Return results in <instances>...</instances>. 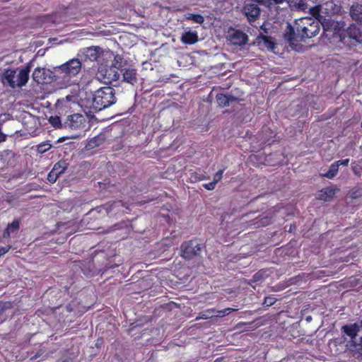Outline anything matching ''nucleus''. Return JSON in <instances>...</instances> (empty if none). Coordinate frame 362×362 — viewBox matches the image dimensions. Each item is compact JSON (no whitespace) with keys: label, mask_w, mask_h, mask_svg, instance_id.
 <instances>
[{"label":"nucleus","mask_w":362,"mask_h":362,"mask_svg":"<svg viewBox=\"0 0 362 362\" xmlns=\"http://www.w3.org/2000/svg\"><path fill=\"white\" fill-rule=\"evenodd\" d=\"M30 66L27 65L23 69H7L1 75V80L4 85L11 88H22L25 86L29 79Z\"/></svg>","instance_id":"1"},{"label":"nucleus","mask_w":362,"mask_h":362,"mask_svg":"<svg viewBox=\"0 0 362 362\" xmlns=\"http://www.w3.org/2000/svg\"><path fill=\"white\" fill-rule=\"evenodd\" d=\"M116 101L115 90L110 86L100 88L93 94V108L96 111L108 107Z\"/></svg>","instance_id":"2"},{"label":"nucleus","mask_w":362,"mask_h":362,"mask_svg":"<svg viewBox=\"0 0 362 362\" xmlns=\"http://www.w3.org/2000/svg\"><path fill=\"white\" fill-rule=\"evenodd\" d=\"M81 66V62L74 58L60 66H54V74L57 75L59 81L68 82L71 78L79 74Z\"/></svg>","instance_id":"3"},{"label":"nucleus","mask_w":362,"mask_h":362,"mask_svg":"<svg viewBox=\"0 0 362 362\" xmlns=\"http://www.w3.org/2000/svg\"><path fill=\"white\" fill-rule=\"evenodd\" d=\"M340 11V6H337L333 1H327L322 6H316L310 8V13L315 18L323 17H332Z\"/></svg>","instance_id":"4"},{"label":"nucleus","mask_w":362,"mask_h":362,"mask_svg":"<svg viewBox=\"0 0 362 362\" xmlns=\"http://www.w3.org/2000/svg\"><path fill=\"white\" fill-rule=\"evenodd\" d=\"M32 76L37 83L49 84L54 81H59L57 75L54 74V67L52 69L37 67L35 69Z\"/></svg>","instance_id":"5"},{"label":"nucleus","mask_w":362,"mask_h":362,"mask_svg":"<svg viewBox=\"0 0 362 362\" xmlns=\"http://www.w3.org/2000/svg\"><path fill=\"white\" fill-rule=\"evenodd\" d=\"M202 249V245L195 241L184 242L180 247L181 256L185 259H192L200 255Z\"/></svg>","instance_id":"6"},{"label":"nucleus","mask_w":362,"mask_h":362,"mask_svg":"<svg viewBox=\"0 0 362 362\" xmlns=\"http://www.w3.org/2000/svg\"><path fill=\"white\" fill-rule=\"evenodd\" d=\"M86 117L81 114L68 115L63 124L65 129H79L85 127Z\"/></svg>","instance_id":"7"},{"label":"nucleus","mask_w":362,"mask_h":362,"mask_svg":"<svg viewBox=\"0 0 362 362\" xmlns=\"http://www.w3.org/2000/svg\"><path fill=\"white\" fill-rule=\"evenodd\" d=\"M98 78L103 80L105 83L117 82L120 79V71L112 67L101 69L98 74Z\"/></svg>","instance_id":"8"},{"label":"nucleus","mask_w":362,"mask_h":362,"mask_svg":"<svg viewBox=\"0 0 362 362\" xmlns=\"http://www.w3.org/2000/svg\"><path fill=\"white\" fill-rule=\"evenodd\" d=\"M227 39L235 45L242 46L248 41V36L246 33L240 30L231 29L228 33Z\"/></svg>","instance_id":"9"},{"label":"nucleus","mask_w":362,"mask_h":362,"mask_svg":"<svg viewBox=\"0 0 362 362\" xmlns=\"http://www.w3.org/2000/svg\"><path fill=\"white\" fill-rule=\"evenodd\" d=\"M122 76L121 82L127 83L132 86L139 82L137 70L132 66L125 67L120 70V76Z\"/></svg>","instance_id":"10"},{"label":"nucleus","mask_w":362,"mask_h":362,"mask_svg":"<svg viewBox=\"0 0 362 362\" xmlns=\"http://www.w3.org/2000/svg\"><path fill=\"white\" fill-rule=\"evenodd\" d=\"M300 39L311 38L318 34L320 27L317 20L313 21L308 25L300 27Z\"/></svg>","instance_id":"11"},{"label":"nucleus","mask_w":362,"mask_h":362,"mask_svg":"<svg viewBox=\"0 0 362 362\" xmlns=\"http://www.w3.org/2000/svg\"><path fill=\"white\" fill-rule=\"evenodd\" d=\"M243 13L250 21H255L260 15L259 6L254 3L245 4L243 6Z\"/></svg>","instance_id":"12"},{"label":"nucleus","mask_w":362,"mask_h":362,"mask_svg":"<svg viewBox=\"0 0 362 362\" xmlns=\"http://www.w3.org/2000/svg\"><path fill=\"white\" fill-rule=\"evenodd\" d=\"M349 15L353 21L362 25V4L353 3L349 7Z\"/></svg>","instance_id":"13"},{"label":"nucleus","mask_w":362,"mask_h":362,"mask_svg":"<svg viewBox=\"0 0 362 362\" xmlns=\"http://www.w3.org/2000/svg\"><path fill=\"white\" fill-rule=\"evenodd\" d=\"M346 350L351 352L353 357L358 360H362L361 342L357 343L355 340H350L346 344Z\"/></svg>","instance_id":"14"},{"label":"nucleus","mask_w":362,"mask_h":362,"mask_svg":"<svg viewBox=\"0 0 362 362\" xmlns=\"http://www.w3.org/2000/svg\"><path fill=\"white\" fill-rule=\"evenodd\" d=\"M300 30L299 28H297V33L295 31V29L291 25V24H288L286 30L284 33V39L288 41L291 45H293V42L301 41L303 39H300Z\"/></svg>","instance_id":"15"},{"label":"nucleus","mask_w":362,"mask_h":362,"mask_svg":"<svg viewBox=\"0 0 362 362\" xmlns=\"http://www.w3.org/2000/svg\"><path fill=\"white\" fill-rule=\"evenodd\" d=\"M216 101L219 106L227 107L233 103H236L238 98L230 94L219 93L216 95Z\"/></svg>","instance_id":"16"},{"label":"nucleus","mask_w":362,"mask_h":362,"mask_svg":"<svg viewBox=\"0 0 362 362\" xmlns=\"http://www.w3.org/2000/svg\"><path fill=\"white\" fill-rule=\"evenodd\" d=\"M361 329V327L358 323H354L350 325H346L342 327L341 329L343 332L350 337L351 340H355L358 332Z\"/></svg>","instance_id":"17"},{"label":"nucleus","mask_w":362,"mask_h":362,"mask_svg":"<svg viewBox=\"0 0 362 362\" xmlns=\"http://www.w3.org/2000/svg\"><path fill=\"white\" fill-rule=\"evenodd\" d=\"M348 36L354 40L356 42H362V32L356 25V24H351L346 30Z\"/></svg>","instance_id":"18"},{"label":"nucleus","mask_w":362,"mask_h":362,"mask_svg":"<svg viewBox=\"0 0 362 362\" xmlns=\"http://www.w3.org/2000/svg\"><path fill=\"white\" fill-rule=\"evenodd\" d=\"M198 35L195 31H187L182 33L180 41L185 45H194L198 41Z\"/></svg>","instance_id":"19"},{"label":"nucleus","mask_w":362,"mask_h":362,"mask_svg":"<svg viewBox=\"0 0 362 362\" xmlns=\"http://www.w3.org/2000/svg\"><path fill=\"white\" fill-rule=\"evenodd\" d=\"M335 192L336 189L332 187L324 188L317 193V198L320 200L329 202L334 197Z\"/></svg>","instance_id":"20"},{"label":"nucleus","mask_w":362,"mask_h":362,"mask_svg":"<svg viewBox=\"0 0 362 362\" xmlns=\"http://www.w3.org/2000/svg\"><path fill=\"white\" fill-rule=\"evenodd\" d=\"M102 52V49L99 47H90L84 50V54L86 58L90 61H96Z\"/></svg>","instance_id":"21"},{"label":"nucleus","mask_w":362,"mask_h":362,"mask_svg":"<svg viewBox=\"0 0 362 362\" xmlns=\"http://www.w3.org/2000/svg\"><path fill=\"white\" fill-rule=\"evenodd\" d=\"M315 20H317L319 22V24H320L322 26V28L324 31H333L334 28V20L332 19V17H323L321 16L320 18H315Z\"/></svg>","instance_id":"22"},{"label":"nucleus","mask_w":362,"mask_h":362,"mask_svg":"<svg viewBox=\"0 0 362 362\" xmlns=\"http://www.w3.org/2000/svg\"><path fill=\"white\" fill-rule=\"evenodd\" d=\"M257 42L259 45H262L264 47H266L269 49L273 50L275 47V44L273 42L271 37L265 36L264 35H260L257 38Z\"/></svg>","instance_id":"23"},{"label":"nucleus","mask_w":362,"mask_h":362,"mask_svg":"<svg viewBox=\"0 0 362 362\" xmlns=\"http://www.w3.org/2000/svg\"><path fill=\"white\" fill-rule=\"evenodd\" d=\"M105 141V136L103 134H99L90 139L86 144L88 149H92L103 144Z\"/></svg>","instance_id":"24"},{"label":"nucleus","mask_w":362,"mask_h":362,"mask_svg":"<svg viewBox=\"0 0 362 362\" xmlns=\"http://www.w3.org/2000/svg\"><path fill=\"white\" fill-rule=\"evenodd\" d=\"M285 1H286L289 6L293 8L303 11L307 8L305 0H285L284 2Z\"/></svg>","instance_id":"25"},{"label":"nucleus","mask_w":362,"mask_h":362,"mask_svg":"<svg viewBox=\"0 0 362 362\" xmlns=\"http://www.w3.org/2000/svg\"><path fill=\"white\" fill-rule=\"evenodd\" d=\"M338 170L339 164L338 163L334 162L330 165L329 170L326 173L323 174V176L329 179H332L337 174Z\"/></svg>","instance_id":"26"},{"label":"nucleus","mask_w":362,"mask_h":362,"mask_svg":"<svg viewBox=\"0 0 362 362\" xmlns=\"http://www.w3.org/2000/svg\"><path fill=\"white\" fill-rule=\"evenodd\" d=\"M67 167L68 164L65 160H60L54 165L52 170L60 175L64 173Z\"/></svg>","instance_id":"27"},{"label":"nucleus","mask_w":362,"mask_h":362,"mask_svg":"<svg viewBox=\"0 0 362 362\" xmlns=\"http://www.w3.org/2000/svg\"><path fill=\"white\" fill-rule=\"evenodd\" d=\"M123 63H124L123 58L121 56L117 54V55L115 56L110 67L116 69L120 71L121 69H124V68H122Z\"/></svg>","instance_id":"28"},{"label":"nucleus","mask_w":362,"mask_h":362,"mask_svg":"<svg viewBox=\"0 0 362 362\" xmlns=\"http://www.w3.org/2000/svg\"><path fill=\"white\" fill-rule=\"evenodd\" d=\"M185 16V19L192 21L199 24H202L204 22V16L200 14L187 13Z\"/></svg>","instance_id":"29"},{"label":"nucleus","mask_w":362,"mask_h":362,"mask_svg":"<svg viewBox=\"0 0 362 362\" xmlns=\"http://www.w3.org/2000/svg\"><path fill=\"white\" fill-rule=\"evenodd\" d=\"M216 310L215 309H209L206 310H204L199 313V316L197 317L196 319H209L212 317L215 316Z\"/></svg>","instance_id":"30"},{"label":"nucleus","mask_w":362,"mask_h":362,"mask_svg":"<svg viewBox=\"0 0 362 362\" xmlns=\"http://www.w3.org/2000/svg\"><path fill=\"white\" fill-rule=\"evenodd\" d=\"M19 221L18 220H14L11 223L8 224L6 233L8 235H9L10 233H13L15 230H17L19 228Z\"/></svg>","instance_id":"31"},{"label":"nucleus","mask_w":362,"mask_h":362,"mask_svg":"<svg viewBox=\"0 0 362 362\" xmlns=\"http://www.w3.org/2000/svg\"><path fill=\"white\" fill-rule=\"evenodd\" d=\"M10 304L8 303L0 302V323L3 322L6 317L4 316V313L8 309Z\"/></svg>","instance_id":"32"},{"label":"nucleus","mask_w":362,"mask_h":362,"mask_svg":"<svg viewBox=\"0 0 362 362\" xmlns=\"http://www.w3.org/2000/svg\"><path fill=\"white\" fill-rule=\"evenodd\" d=\"M272 222V216L269 215L264 216L260 218L257 222L259 226H265L269 225Z\"/></svg>","instance_id":"33"},{"label":"nucleus","mask_w":362,"mask_h":362,"mask_svg":"<svg viewBox=\"0 0 362 362\" xmlns=\"http://www.w3.org/2000/svg\"><path fill=\"white\" fill-rule=\"evenodd\" d=\"M51 146H52L49 144L42 143L37 146V151L40 153H45L46 151H47L48 150H49Z\"/></svg>","instance_id":"34"},{"label":"nucleus","mask_w":362,"mask_h":362,"mask_svg":"<svg viewBox=\"0 0 362 362\" xmlns=\"http://www.w3.org/2000/svg\"><path fill=\"white\" fill-rule=\"evenodd\" d=\"M51 124L54 127H63V124L61 123L60 118L57 116L51 117L49 119Z\"/></svg>","instance_id":"35"},{"label":"nucleus","mask_w":362,"mask_h":362,"mask_svg":"<svg viewBox=\"0 0 362 362\" xmlns=\"http://www.w3.org/2000/svg\"><path fill=\"white\" fill-rule=\"evenodd\" d=\"M236 310L235 309L233 308H226L221 310H216L215 316L216 317H223L225 315H228L231 311Z\"/></svg>","instance_id":"36"},{"label":"nucleus","mask_w":362,"mask_h":362,"mask_svg":"<svg viewBox=\"0 0 362 362\" xmlns=\"http://www.w3.org/2000/svg\"><path fill=\"white\" fill-rule=\"evenodd\" d=\"M334 28L333 31L337 33V32H339L341 30L344 29V28L346 27V23L343 21H334Z\"/></svg>","instance_id":"37"},{"label":"nucleus","mask_w":362,"mask_h":362,"mask_svg":"<svg viewBox=\"0 0 362 362\" xmlns=\"http://www.w3.org/2000/svg\"><path fill=\"white\" fill-rule=\"evenodd\" d=\"M59 176V175L58 173L52 170L47 175V180L51 183H54L57 181Z\"/></svg>","instance_id":"38"},{"label":"nucleus","mask_w":362,"mask_h":362,"mask_svg":"<svg viewBox=\"0 0 362 362\" xmlns=\"http://www.w3.org/2000/svg\"><path fill=\"white\" fill-rule=\"evenodd\" d=\"M276 301V299L273 296H267L264 298L263 304L266 306H271L274 305Z\"/></svg>","instance_id":"39"},{"label":"nucleus","mask_w":362,"mask_h":362,"mask_svg":"<svg viewBox=\"0 0 362 362\" xmlns=\"http://www.w3.org/2000/svg\"><path fill=\"white\" fill-rule=\"evenodd\" d=\"M223 170H218L214 176L213 182L216 185L223 177Z\"/></svg>","instance_id":"40"},{"label":"nucleus","mask_w":362,"mask_h":362,"mask_svg":"<svg viewBox=\"0 0 362 362\" xmlns=\"http://www.w3.org/2000/svg\"><path fill=\"white\" fill-rule=\"evenodd\" d=\"M352 170L356 175L360 176L362 170V166L358 163H356L352 166Z\"/></svg>","instance_id":"41"},{"label":"nucleus","mask_w":362,"mask_h":362,"mask_svg":"<svg viewBox=\"0 0 362 362\" xmlns=\"http://www.w3.org/2000/svg\"><path fill=\"white\" fill-rule=\"evenodd\" d=\"M262 278H263L262 273L261 272H258L253 275L251 281L252 282H258V281H260L262 279Z\"/></svg>","instance_id":"42"},{"label":"nucleus","mask_w":362,"mask_h":362,"mask_svg":"<svg viewBox=\"0 0 362 362\" xmlns=\"http://www.w3.org/2000/svg\"><path fill=\"white\" fill-rule=\"evenodd\" d=\"M203 186L207 190H213L216 187V184L212 181L209 183L203 185Z\"/></svg>","instance_id":"43"},{"label":"nucleus","mask_w":362,"mask_h":362,"mask_svg":"<svg viewBox=\"0 0 362 362\" xmlns=\"http://www.w3.org/2000/svg\"><path fill=\"white\" fill-rule=\"evenodd\" d=\"M336 163H338L339 166L340 165H344V166H347L349 165V159L346 158V159H344V160H337V161H336Z\"/></svg>","instance_id":"44"},{"label":"nucleus","mask_w":362,"mask_h":362,"mask_svg":"<svg viewBox=\"0 0 362 362\" xmlns=\"http://www.w3.org/2000/svg\"><path fill=\"white\" fill-rule=\"evenodd\" d=\"M8 251V249L6 247H0V257L3 255L6 254Z\"/></svg>","instance_id":"45"},{"label":"nucleus","mask_w":362,"mask_h":362,"mask_svg":"<svg viewBox=\"0 0 362 362\" xmlns=\"http://www.w3.org/2000/svg\"><path fill=\"white\" fill-rule=\"evenodd\" d=\"M6 135L0 131V143L6 140Z\"/></svg>","instance_id":"46"},{"label":"nucleus","mask_w":362,"mask_h":362,"mask_svg":"<svg viewBox=\"0 0 362 362\" xmlns=\"http://www.w3.org/2000/svg\"><path fill=\"white\" fill-rule=\"evenodd\" d=\"M306 320H307V321H310V320H311V317H310V316L307 317H306Z\"/></svg>","instance_id":"47"}]
</instances>
